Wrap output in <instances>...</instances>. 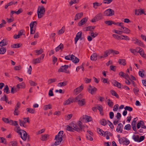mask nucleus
I'll return each mask as SVG.
<instances>
[{
	"label": "nucleus",
	"instance_id": "f3484780",
	"mask_svg": "<svg viewBox=\"0 0 146 146\" xmlns=\"http://www.w3.org/2000/svg\"><path fill=\"white\" fill-rule=\"evenodd\" d=\"M132 41L133 43L136 44L138 45L143 47H145V45L141 41L136 38H133L132 39Z\"/></svg>",
	"mask_w": 146,
	"mask_h": 146
},
{
	"label": "nucleus",
	"instance_id": "20e7f679",
	"mask_svg": "<svg viewBox=\"0 0 146 146\" xmlns=\"http://www.w3.org/2000/svg\"><path fill=\"white\" fill-rule=\"evenodd\" d=\"M64 136V131H59L58 134L55 136L54 140L55 141L54 145L58 146L63 141V138Z\"/></svg>",
	"mask_w": 146,
	"mask_h": 146
},
{
	"label": "nucleus",
	"instance_id": "a18cd8bd",
	"mask_svg": "<svg viewBox=\"0 0 146 146\" xmlns=\"http://www.w3.org/2000/svg\"><path fill=\"white\" fill-rule=\"evenodd\" d=\"M111 54V49L107 50L104 52V57H106Z\"/></svg>",
	"mask_w": 146,
	"mask_h": 146
},
{
	"label": "nucleus",
	"instance_id": "a878e982",
	"mask_svg": "<svg viewBox=\"0 0 146 146\" xmlns=\"http://www.w3.org/2000/svg\"><path fill=\"white\" fill-rule=\"evenodd\" d=\"M137 119V118H134L131 123L132 127L133 130L135 131H137L136 125Z\"/></svg>",
	"mask_w": 146,
	"mask_h": 146
},
{
	"label": "nucleus",
	"instance_id": "a211bd4d",
	"mask_svg": "<svg viewBox=\"0 0 146 146\" xmlns=\"http://www.w3.org/2000/svg\"><path fill=\"white\" fill-rule=\"evenodd\" d=\"M88 18L87 17L83 18L78 23V25L79 27H81L85 25L87 22Z\"/></svg>",
	"mask_w": 146,
	"mask_h": 146
},
{
	"label": "nucleus",
	"instance_id": "052dcab7",
	"mask_svg": "<svg viewBox=\"0 0 146 146\" xmlns=\"http://www.w3.org/2000/svg\"><path fill=\"white\" fill-rule=\"evenodd\" d=\"M90 34L94 38L97 37L98 35V33L96 32H94L92 31L90 33Z\"/></svg>",
	"mask_w": 146,
	"mask_h": 146
},
{
	"label": "nucleus",
	"instance_id": "8fccbe9b",
	"mask_svg": "<svg viewBox=\"0 0 146 146\" xmlns=\"http://www.w3.org/2000/svg\"><path fill=\"white\" fill-rule=\"evenodd\" d=\"M43 52V50L42 48L36 50L35 51V52L37 55H39L41 54Z\"/></svg>",
	"mask_w": 146,
	"mask_h": 146
},
{
	"label": "nucleus",
	"instance_id": "e2e57ef3",
	"mask_svg": "<svg viewBox=\"0 0 146 146\" xmlns=\"http://www.w3.org/2000/svg\"><path fill=\"white\" fill-rule=\"evenodd\" d=\"M140 11V15H146V12L144 9L140 8L139 9Z\"/></svg>",
	"mask_w": 146,
	"mask_h": 146
},
{
	"label": "nucleus",
	"instance_id": "0e129e2a",
	"mask_svg": "<svg viewBox=\"0 0 146 146\" xmlns=\"http://www.w3.org/2000/svg\"><path fill=\"white\" fill-rule=\"evenodd\" d=\"M98 109L100 111V114L102 115H103L104 113L103 111L102 106H98Z\"/></svg>",
	"mask_w": 146,
	"mask_h": 146
},
{
	"label": "nucleus",
	"instance_id": "ea45409f",
	"mask_svg": "<svg viewBox=\"0 0 146 146\" xmlns=\"http://www.w3.org/2000/svg\"><path fill=\"white\" fill-rule=\"evenodd\" d=\"M11 93L12 94H14L15 93L17 92L19 90V89H18L17 87H15V86H11Z\"/></svg>",
	"mask_w": 146,
	"mask_h": 146
},
{
	"label": "nucleus",
	"instance_id": "6ab92c4d",
	"mask_svg": "<svg viewBox=\"0 0 146 146\" xmlns=\"http://www.w3.org/2000/svg\"><path fill=\"white\" fill-rule=\"evenodd\" d=\"M24 31L23 30H21L19 31L18 33V34H14L13 36V38L14 39H17L21 38V36L23 35Z\"/></svg>",
	"mask_w": 146,
	"mask_h": 146
},
{
	"label": "nucleus",
	"instance_id": "69168bd1",
	"mask_svg": "<svg viewBox=\"0 0 146 146\" xmlns=\"http://www.w3.org/2000/svg\"><path fill=\"white\" fill-rule=\"evenodd\" d=\"M3 91L6 94H8L10 92L9 90V88L8 85H7L5 86Z\"/></svg>",
	"mask_w": 146,
	"mask_h": 146
},
{
	"label": "nucleus",
	"instance_id": "bf43d9fd",
	"mask_svg": "<svg viewBox=\"0 0 146 146\" xmlns=\"http://www.w3.org/2000/svg\"><path fill=\"white\" fill-rule=\"evenodd\" d=\"M67 84V82L66 81H64L62 82L59 83L57 85L58 87H62L66 86Z\"/></svg>",
	"mask_w": 146,
	"mask_h": 146
},
{
	"label": "nucleus",
	"instance_id": "6e6552de",
	"mask_svg": "<svg viewBox=\"0 0 146 146\" xmlns=\"http://www.w3.org/2000/svg\"><path fill=\"white\" fill-rule=\"evenodd\" d=\"M97 90L98 89L96 88L91 85H89L87 88L88 92L92 95L95 94Z\"/></svg>",
	"mask_w": 146,
	"mask_h": 146
},
{
	"label": "nucleus",
	"instance_id": "39448f33",
	"mask_svg": "<svg viewBox=\"0 0 146 146\" xmlns=\"http://www.w3.org/2000/svg\"><path fill=\"white\" fill-rule=\"evenodd\" d=\"M82 95L80 94L74 98V102H78V105L80 107L85 106L86 103V99L82 98Z\"/></svg>",
	"mask_w": 146,
	"mask_h": 146
},
{
	"label": "nucleus",
	"instance_id": "dca6fc26",
	"mask_svg": "<svg viewBox=\"0 0 146 146\" xmlns=\"http://www.w3.org/2000/svg\"><path fill=\"white\" fill-rule=\"evenodd\" d=\"M133 139L135 141L140 142L144 140V137L142 136L139 137V136L138 135H133Z\"/></svg>",
	"mask_w": 146,
	"mask_h": 146
},
{
	"label": "nucleus",
	"instance_id": "7ed1b4c3",
	"mask_svg": "<svg viewBox=\"0 0 146 146\" xmlns=\"http://www.w3.org/2000/svg\"><path fill=\"white\" fill-rule=\"evenodd\" d=\"M92 118L90 116L85 114L83 115L80 117L79 120L78 121V124L80 127L82 126L84 128V125L83 124V123H88L92 122Z\"/></svg>",
	"mask_w": 146,
	"mask_h": 146
},
{
	"label": "nucleus",
	"instance_id": "c756f323",
	"mask_svg": "<svg viewBox=\"0 0 146 146\" xmlns=\"http://www.w3.org/2000/svg\"><path fill=\"white\" fill-rule=\"evenodd\" d=\"M102 5V3L96 1L92 3V7L94 9H98V7Z\"/></svg>",
	"mask_w": 146,
	"mask_h": 146
},
{
	"label": "nucleus",
	"instance_id": "338daca9",
	"mask_svg": "<svg viewBox=\"0 0 146 146\" xmlns=\"http://www.w3.org/2000/svg\"><path fill=\"white\" fill-rule=\"evenodd\" d=\"M0 141L1 143H3L5 145H6L7 144V142L6 139L4 137H0Z\"/></svg>",
	"mask_w": 146,
	"mask_h": 146
},
{
	"label": "nucleus",
	"instance_id": "9b49d317",
	"mask_svg": "<svg viewBox=\"0 0 146 146\" xmlns=\"http://www.w3.org/2000/svg\"><path fill=\"white\" fill-rule=\"evenodd\" d=\"M68 68V65H65L64 66H62L58 70V72H64L68 74H70V71L67 70Z\"/></svg>",
	"mask_w": 146,
	"mask_h": 146
},
{
	"label": "nucleus",
	"instance_id": "a19ab883",
	"mask_svg": "<svg viewBox=\"0 0 146 146\" xmlns=\"http://www.w3.org/2000/svg\"><path fill=\"white\" fill-rule=\"evenodd\" d=\"M22 66L21 65L16 66L13 67L14 70L17 72L21 71L22 70Z\"/></svg>",
	"mask_w": 146,
	"mask_h": 146
},
{
	"label": "nucleus",
	"instance_id": "423d86ee",
	"mask_svg": "<svg viewBox=\"0 0 146 146\" xmlns=\"http://www.w3.org/2000/svg\"><path fill=\"white\" fill-rule=\"evenodd\" d=\"M45 11V8L42 5L38 6L37 7V10L38 18L41 19L42 18L44 15Z\"/></svg>",
	"mask_w": 146,
	"mask_h": 146
},
{
	"label": "nucleus",
	"instance_id": "f8f14e48",
	"mask_svg": "<svg viewBox=\"0 0 146 146\" xmlns=\"http://www.w3.org/2000/svg\"><path fill=\"white\" fill-rule=\"evenodd\" d=\"M73 102H74V98H69L65 100L63 102V105L64 106H67L70 105Z\"/></svg>",
	"mask_w": 146,
	"mask_h": 146
},
{
	"label": "nucleus",
	"instance_id": "de8ad7c7",
	"mask_svg": "<svg viewBox=\"0 0 146 146\" xmlns=\"http://www.w3.org/2000/svg\"><path fill=\"white\" fill-rule=\"evenodd\" d=\"M15 126H16V127L14 129L15 131L16 132L19 134L21 132V131H23V130L21 129L20 127L19 126L18 123L17 125Z\"/></svg>",
	"mask_w": 146,
	"mask_h": 146
},
{
	"label": "nucleus",
	"instance_id": "2eb2a0df",
	"mask_svg": "<svg viewBox=\"0 0 146 146\" xmlns=\"http://www.w3.org/2000/svg\"><path fill=\"white\" fill-rule=\"evenodd\" d=\"M19 135H20L22 139L24 141L27 140V137L29 138V135H28L26 131L24 130L21 131Z\"/></svg>",
	"mask_w": 146,
	"mask_h": 146
},
{
	"label": "nucleus",
	"instance_id": "3c124183",
	"mask_svg": "<svg viewBox=\"0 0 146 146\" xmlns=\"http://www.w3.org/2000/svg\"><path fill=\"white\" fill-rule=\"evenodd\" d=\"M133 92L135 95L138 96L139 95V90L137 87H135L133 89Z\"/></svg>",
	"mask_w": 146,
	"mask_h": 146
},
{
	"label": "nucleus",
	"instance_id": "ddd939ff",
	"mask_svg": "<svg viewBox=\"0 0 146 146\" xmlns=\"http://www.w3.org/2000/svg\"><path fill=\"white\" fill-rule=\"evenodd\" d=\"M1 101L5 102V103L9 105H11L12 104V102L11 100H9L8 98L6 95H4L2 96L0 99Z\"/></svg>",
	"mask_w": 146,
	"mask_h": 146
},
{
	"label": "nucleus",
	"instance_id": "680f3d73",
	"mask_svg": "<svg viewBox=\"0 0 146 146\" xmlns=\"http://www.w3.org/2000/svg\"><path fill=\"white\" fill-rule=\"evenodd\" d=\"M137 49H136H136L131 48L129 49V51L134 54L136 55L138 53V51L137 50Z\"/></svg>",
	"mask_w": 146,
	"mask_h": 146
},
{
	"label": "nucleus",
	"instance_id": "5701e85b",
	"mask_svg": "<svg viewBox=\"0 0 146 146\" xmlns=\"http://www.w3.org/2000/svg\"><path fill=\"white\" fill-rule=\"evenodd\" d=\"M8 44V40L6 38L3 39L0 42V47H5Z\"/></svg>",
	"mask_w": 146,
	"mask_h": 146
},
{
	"label": "nucleus",
	"instance_id": "c03bdc74",
	"mask_svg": "<svg viewBox=\"0 0 146 146\" xmlns=\"http://www.w3.org/2000/svg\"><path fill=\"white\" fill-rule=\"evenodd\" d=\"M72 57L71 60L74 63L76 64L79 62L80 60L79 59L73 55Z\"/></svg>",
	"mask_w": 146,
	"mask_h": 146
},
{
	"label": "nucleus",
	"instance_id": "f257e3e1",
	"mask_svg": "<svg viewBox=\"0 0 146 146\" xmlns=\"http://www.w3.org/2000/svg\"><path fill=\"white\" fill-rule=\"evenodd\" d=\"M120 23H121L120 25H118V26L120 27L121 28L113 29L112 31L113 33L119 35H121L123 33L128 34H130L131 32V30L128 27L123 25L122 23L120 22Z\"/></svg>",
	"mask_w": 146,
	"mask_h": 146
},
{
	"label": "nucleus",
	"instance_id": "f03ea898",
	"mask_svg": "<svg viewBox=\"0 0 146 146\" xmlns=\"http://www.w3.org/2000/svg\"><path fill=\"white\" fill-rule=\"evenodd\" d=\"M70 126L68 125L66 126V129L70 131H75L77 132H80L84 128L82 126H79L78 124V121L77 123L75 121L71 122L70 124Z\"/></svg>",
	"mask_w": 146,
	"mask_h": 146
},
{
	"label": "nucleus",
	"instance_id": "c85d7f7f",
	"mask_svg": "<svg viewBox=\"0 0 146 146\" xmlns=\"http://www.w3.org/2000/svg\"><path fill=\"white\" fill-rule=\"evenodd\" d=\"M16 87L18 89H25L26 87V85L24 82H22L17 84L16 85Z\"/></svg>",
	"mask_w": 146,
	"mask_h": 146
},
{
	"label": "nucleus",
	"instance_id": "cd10ccee",
	"mask_svg": "<svg viewBox=\"0 0 146 146\" xmlns=\"http://www.w3.org/2000/svg\"><path fill=\"white\" fill-rule=\"evenodd\" d=\"M141 127L143 129L146 128V126L145 125L144 122L142 121H140L137 124V129H139Z\"/></svg>",
	"mask_w": 146,
	"mask_h": 146
},
{
	"label": "nucleus",
	"instance_id": "864d4df0",
	"mask_svg": "<svg viewBox=\"0 0 146 146\" xmlns=\"http://www.w3.org/2000/svg\"><path fill=\"white\" fill-rule=\"evenodd\" d=\"M139 75L140 77L143 78L145 76V71L144 70L141 69L139 71Z\"/></svg>",
	"mask_w": 146,
	"mask_h": 146
},
{
	"label": "nucleus",
	"instance_id": "37998d69",
	"mask_svg": "<svg viewBox=\"0 0 146 146\" xmlns=\"http://www.w3.org/2000/svg\"><path fill=\"white\" fill-rule=\"evenodd\" d=\"M101 81L104 84H110V81L108 78H105L103 77L101 78Z\"/></svg>",
	"mask_w": 146,
	"mask_h": 146
},
{
	"label": "nucleus",
	"instance_id": "58836bf2",
	"mask_svg": "<svg viewBox=\"0 0 146 146\" xmlns=\"http://www.w3.org/2000/svg\"><path fill=\"white\" fill-rule=\"evenodd\" d=\"M119 75L123 77L126 79H127L129 78V75L127 74H125L123 72H120L119 74Z\"/></svg>",
	"mask_w": 146,
	"mask_h": 146
},
{
	"label": "nucleus",
	"instance_id": "6e6d98bb",
	"mask_svg": "<svg viewBox=\"0 0 146 146\" xmlns=\"http://www.w3.org/2000/svg\"><path fill=\"white\" fill-rule=\"evenodd\" d=\"M65 27H63L61 29L59 30L58 32V35H62L65 31Z\"/></svg>",
	"mask_w": 146,
	"mask_h": 146
},
{
	"label": "nucleus",
	"instance_id": "5fc2aeb1",
	"mask_svg": "<svg viewBox=\"0 0 146 146\" xmlns=\"http://www.w3.org/2000/svg\"><path fill=\"white\" fill-rule=\"evenodd\" d=\"M18 143L17 141H11L8 144L9 146H17Z\"/></svg>",
	"mask_w": 146,
	"mask_h": 146
},
{
	"label": "nucleus",
	"instance_id": "4be33fe9",
	"mask_svg": "<svg viewBox=\"0 0 146 146\" xmlns=\"http://www.w3.org/2000/svg\"><path fill=\"white\" fill-rule=\"evenodd\" d=\"M136 49H139V50L138 51L140 55L143 58H145L146 57V54H145V52L143 49L141 48L137 47Z\"/></svg>",
	"mask_w": 146,
	"mask_h": 146
},
{
	"label": "nucleus",
	"instance_id": "412c9836",
	"mask_svg": "<svg viewBox=\"0 0 146 146\" xmlns=\"http://www.w3.org/2000/svg\"><path fill=\"white\" fill-rule=\"evenodd\" d=\"M93 133L91 131H87L86 136L87 139L89 140L92 141L93 140V139L92 137V136H93Z\"/></svg>",
	"mask_w": 146,
	"mask_h": 146
},
{
	"label": "nucleus",
	"instance_id": "49530a36",
	"mask_svg": "<svg viewBox=\"0 0 146 146\" xmlns=\"http://www.w3.org/2000/svg\"><path fill=\"white\" fill-rule=\"evenodd\" d=\"M97 54L96 53L92 54L90 57V59L92 61H96L97 59Z\"/></svg>",
	"mask_w": 146,
	"mask_h": 146
},
{
	"label": "nucleus",
	"instance_id": "bb28decb",
	"mask_svg": "<svg viewBox=\"0 0 146 146\" xmlns=\"http://www.w3.org/2000/svg\"><path fill=\"white\" fill-rule=\"evenodd\" d=\"M84 88V86L83 85H81L80 86H79L76 89L74 90V92L77 94L81 92Z\"/></svg>",
	"mask_w": 146,
	"mask_h": 146
},
{
	"label": "nucleus",
	"instance_id": "4468645a",
	"mask_svg": "<svg viewBox=\"0 0 146 146\" xmlns=\"http://www.w3.org/2000/svg\"><path fill=\"white\" fill-rule=\"evenodd\" d=\"M104 23L106 25L108 26H111L113 24L117 26L120 25L121 24V23H120V22H119L115 23L114 21L111 20L106 21H104Z\"/></svg>",
	"mask_w": 146,
	"mask_h": 146
},
{
	"label": "nucleus",
	"instance_id": "774afa93",
	"mask_svg": "<svg viewBox=\"0 0 146 146\" xmlns=\"http://www.w3.org/2000/svg\"><path fill=\"white\" fill-rule=\"evenodd\" d=\"M73 116V114L72 113L67 115L65 116L66 119L67 120H69L72 118Z\"/></svg>",
	"mask_w": 146,
	"mask_h": 146
},
{
	"label": "nucleus",
	"instance_id": "4d7b16f0",
	"mask_svg": "<svg viewBox=\"0 0 146 146\" xmlns=\"http://www.w3.org/2000/svg\"><path fill=\"white\" fill-rule=\"evenodd\" d=\"M110 93L112 95L115 96L117 98H119V96L117 92L114 90H111L110 91Z\"/></svg>",
	"mask_w": 146,
	"mask_h": 146
},
{
	"label": "nucleus",
	"instance_id": "473e14b6",
	"mask_svg": "<svg viewBox=\"0 0 146 146\" xmlns=\"http://www.w3.org/2000/svg\"><path fill=\"white\" fill-rule=\"evenodd\" d=\"M22 46V44L21 43H17L12 44L11 47L13 48H17L21 47Z\"/></svg>",
	"mask_w": 146,
	"mask_h": 146
},
{
	"label": "nucleus",
	"instance_id": "09e8293b",
	"mask_svg": "<svg viewBox=\"0 0 146 146\" xmlns=\"http://www.w3.org/2000/svg\"><path fill=\"white\" fill-rule=\"evenodd\" d=\"M52 108V105L50 104L45 105L43 106V108L44 110H47Z\"/></svg>",
	"mask_w": 146,
	"mask_h": 146
},
{
	"label": "nucleus",
	"instance_id": "72a5a7b5",
	"mask_svg": "<svg viewBox=\"0 0 146 146\" xmlns=\"http://www.w3.org/2000/svg\"><path fill=\"white\" fill-rule=\"evenodd\" d=\"M97 131L98 133L104 136H105L106 135V134L108 133L106 132L104 133L102 129L99 128H97Z\"/></svg>",
	"mask_w": 146,
	"mask_h": 146
},
{
	"label": "nucleus",
	"instance_id": "f704fd0d",
	"mask_svg": "<svg viewBox=\"0 0 146 146\" xmlns=\"http://www.w3.org/2000/svg\"><path fill=\"white\" fill-rule=\"evenodd\" d=\"M119 64L121 65L125 66L126 65L127 62L126 60L124 59H120L118 60Z\"/></svg>",
	"mask_w": 146,
	"mask_h": 146
},
{
	"label": "nucleus",
	"instance_id": "603ef678",
	"mask_svg": "<svg viewBox=\"0 0 146 146\" xmlns=\"http://www.w3.org/2000/svg\"><path fill=\"white\" fill-rule=\"evenodd\" d=\"M19 125L21 126L24 127H26L27 125L26 124V123L23 121L21 120H19Z\"/></svg>",
	"mask_w": 146,
	"mask_h": 146
},
{
	"label": "nucleus",
	"instance_id": "0eeeda50",
	"mask_svg": "<svg viewBox=\"0 0 146 146\" xmlns=\"http://www.w3.org/2000/svg\"><path fill=\"white\" fill-rule=\"evenodd\" d=\"M2 120L3 122L6 124H8L12 125H17V121H13L7 117H2Z\"/></svg>",
	"mask_w": 146,
	"mask_h": 146
},
{
	"label": "nucleus",
	"instance_id": "4c0bfd02",
	"mask_svg": "<svg viewBox=\"0 0 146 146\" xmlns=\"http://www.w3.org/2000/svg\"><path fill=\"white\" fill-rule=\"evenodd\" d=\"M123 126L121 123H119L118 124L116 129V131L120 133H122Z\"/></svg>",
	"mask_w": 146,
	"mask_h": 146
},
{
	"label": "nucleus",
	"instance_id": "79ce46f5",
	"mask_svg": "<svg viewBox=\"0 0 146 146\" xmlns=\"http://www.w3.org/2000/svg\"><path fill=\"white\" fill-rule=\"evenodd\" d=\"M7 52V49L5 47H1L0 48V54L3 55L5 54Z\"/></svg>",
	"mask_w": 146,
	"mask_h": 146
},
{
	"label": "nucleus",
	"instance_id": "2f4dec72",
	"mask_svg": "<svg viewBox=\"0 0 146 146\" xmlns=\"http://www.w3.org/2000/svg\"><path fill=\"white\" fill-rule=\"evenodd\" d=\"M125 40L126 41H129L130 40V38L127 36L125 35H120L119 40Z\"/></svg>",
	"mask_w": 146,
	"mask_h": 146
},
{
	"label": "nucleus",
	"instance_id": "b1692460",
	"mask_svg": "<svg viewBox=\"0 0 146 146\" xmlns=\"http://www.w3.org/2000/svg\"><path fill=\"white\" fill-rule=\"evenodd\" d=\"M82 35V32L81 31L79 32L76 34L74 39L75 42L76 44L77 43L78 40L81 38Z\"/></svg>",
	"mask_w": 146,
	"mask_h": 146
},
{
	"label": "nucleus",
	"instance_id": "1a4fd4ad",
	"mask_svg": "<svg viewBox=\"0 0 146 146\" xmlns=\"http://www.w3.org/2000/svg\"><path fill=\"white\" fill-rule=\"evenodd\" d=\"M37 24V22L36 21H32L30 23L29 26L31 34H33L35 33L36 27Z\"/></svg>",
	"mask_w": 146,
	"mask_h": 146
},
{
	"label": "nucleus",
	"instance_id": "13d9d810",
	"mask_svg": "<svg viewBox=\"0 0 146 146\" xmlns=\"http://www.w3.org/2000/svg\"><path fill=\"white\" fill-rule=\"evenodd\" d=\"M26 110L28 113L31 114H34L35 113V110L31 108H27Z\"/></svg>",
	"mask_w": 146,
	"mask_h": 146
},
{
	"label": "nucleus",
	"instance_id": "c9c22d12",
	"mask_svg": "<svg viewBox=\"0 0 146 146\" xmlns=\"http://www.w3.org/2000/svg\"><path fill=\"white\" fill-rule=\"evenodd\" d=\"M64 48V45L62 43H60V45L55 48L56 52L59 51H62Z\"/></svg>",
	"mask_w": 146,
	"mask_h": 146
},
{
	"label": "nucleus",
	"instance_id": "e433bc0d",
	"mask_svg": "<svg viewBox=\"0 0 146 146\" xmlns=\"http://www.w3.org/2000/svg\"><path fill=\"white\" fill-rule=\"evenodd\" d=\"M95 28V27L94 26H88L84 28L83 29V30L84 31H92Z\"/></svg>",
	"mask_w": 146,
	"mask_h": 146
},
{
	"label": "nucleus",
	"instance_id": "aec40b11",
	"mask_svg": "<svg viewBox=\"0 0 146 146\" xmlns=\"http://www.w3.org/2000/svg\"><path fill=\"white\" fill-rule=\"evenodd\" d=\"M44 56V54H43L42 55L41 57L33 59L32 60L33 63L34 64H36L40 63L41 60V57L42 58V59H43Z\"/></svg>",
	"mask_w": 146,
	"mask_h": 146
},
{
	"label": "nucleus",
	"instance_id": "9d476101",
	"mask_svg": "<svg viewBox=\"0 0 146 146\" xmlns=\"http://www.w3.org/2000/svg\"><path fill=\"white\" fill-rule=\"evenodd\" d=\"M105 16L110 17L113 16L115 14V12L113 10L111 9H108L106 10L104 12Z\"/></svg>",
	"mask_w": 146,
	"mask_h": 146
},
{
	"label": "nucleus",
	"instance_id": "393cba45",
	"mask_svg": "<svg viewBox=\"0 0 146 146\" xmlns=\"http://www.w3.org/2000/svg\"><path fill=\"white\" fill-rule=\"evenodd\" d=\"M84 15L83 13L80 12L76 13L74 17V20L75 21L78 20L82 17Z\"/></svg>",
	"mask_w": 146,
	"mask_h": 146
},
{
	"label": "nucleus",
	"instance_id": "7c9ffc66",
	"mask_svg": "<svg viewBox=\"0 0 146 146\" xmlns=\"http://www.w3.org/2000/svg\"><path fill=\"white\" fill-rule=\"evenodd\" d=\"M50 135L48 134H44L41 135L40 139L42 141H46L49 138Z\"/></svg>",
	"mask_w": 146,
	"mask_h": 146
}]
</instances>
